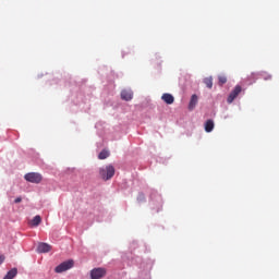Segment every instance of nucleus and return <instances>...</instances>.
Returning a JSON list of instances; mask_svg holds the SVG:
<instances>
[{"instance_id":"obj_17","label":"nucleus","mask_w":279,"mask_h":279,"mask_svg":"<svg viewBox=\"0 0 279 279\" xmlns=\"http://www.w3.org/2000/svg\"><path fill=\"white\" fill-rule=\"evenodd\" d=\"M218 82H219L220 86H223V84H226V82H228V78L226 76H219Z\"/></svg>"},{"instance_id":"obj_4","label":"nucleus","mask_w":279,"mask_h":279,"mask_svg":"<svg viewBox=\"0 0 279 279\" xmlns=\"http://www.w3.org/2000/svg\"><path fill=\"white\" fill-rule=\"evenodd\" d=\"M106 274H107L106 268H94L90 270V279L105 278Z\"/></svg>"},{"instance_id":"obj_3","label":"nucleus","mask_w":279,"mask_h":279,"mask_svg":"<svg viewBox=\"0 0 279 279\" xmlns=\"http://www.w3.org/2000/svg\"><path fill=\"white\" fill-rule=\"evenodd\" d=\"M26 182H32V184H40L43 182V174L38 172H28L24 175Z\"/></svg>"},{"instance_id":"obj_15","label":"nucleus","mask_w":279,"mask_h":279,"mask_svg":"<svg viewBox=\"0 0 279 279\" xmlns=\"http://www.w3.org/2000/svg\"><path fill=\"white\" fill-rule=\"evenodd\" d=\"M110 156V153L108 150H102L99 153L98 158L99 160H106Z\"/></svg>"},{"instance_id":"obj_5","label":"nucleus","mask_w":279,"mask_h":279,"mask_svg":"<svg viewBox=\"0 0 279 279\" xmlns=\"http://www.w3.org/2000/svg\"><path fill=\"white\" fill-rule=\"evenodd\" d=\"M242 90L243 88L240 85H236L227 99L228 104H232V101H234V99L241 95Z\"/></svg>"},{"instance_id":"obj_19","label":"nucleus","mask_w":279,"mask_h":279,"mask_svg":"<svg viewBox=\"0 0 279 279\" xmlns=\"http://www.w3.org/2000/svg\"><path fill=\"white\" fill-rule=\"evenodd\" d=\"M15 204H21L22 202H23V198H21V197H17V198H15Z\"/></svg>"},{"instance_id":"obj_8","label":"nucleus","mask_w":279,"mask_h":279,"mask_svg":"<svg viewBox=\"0 0 279 279\" xmlns=\"http://www.w3.org/2000/svg\"><path fill=\"white\" fill-rule=\"evenodd\" d=\"M161 99H162V101H165V104H168L169 106H171V104H173V101H175V98L171 94H163L161 96Z\"/></svg>"},{"instance_id":"obj_6","label":"nucleus","mask_w":279,"mask_h":279,"mask_svg":"<svg viewBox=\"0 0 279 279\" xmlns=\"http://www.w3.org/2000/svg\"><path fill=\"white\" fill-rule=\"evenodd\" d=\"M134 93L132 92V89H123L121 92V99H123L124 101H132Z\"/></svg>"},{"instance_id":"obj_14","label":"nucleus","mask_w":279,"mask_h":279,"mask_svg":"<svg viewBox=\"0 0 279 279\" xmlns=\"http://www.w3.org/2000/svg\"><path fill=\"white\" fill-rule=\"evenodd\" d=\"M259 77H262V80H265V82H269V80H271V74L267 72H259Z\"/></svg>"},{"instance_id":"obj_10","label":"nucleus","mask_w":279,"mask_h":279,"mask_svg":"<svg viewBox=\"0 0 279 279\" xmlns=\"http://www.w3.org/2000/svg\"><path fill=\"white\" fill-rule=\"evenodd\" d=\"M197 101H198L197 95H195V94L192 95L190 104H189V110H195V106H197Z\"/></svg>"},{"instance_id":"obj_16","label":"nucleus","mask_w":279,"mask_h":279,"mask_svg":"<svg viewBox=\"0 0 279 279\" xmlns=\"http://www.w3.org/2000/svg\"><path fill=\"white\" fill-rule=\"evenodd\" d=\"M204 84L207 86V88H213V78H211V76L204 78Z\"/></svg>"},{"instance_id":"obj_18","label":"nucleus","mask_w":279,"mask_h":279,"mask_svg":"<svg viewBox=\"0 0 279 279\" xmlns=\"http://www.w3.org/2000/svg\"><path fill=\"white\" fill-rule=\"evenodd\" d=\"M4 260H5V255H0V265H3Z\"/></svg>"},{"instance_id":"obj_11","label":"nucleus","mask_w":279,"mask_h":279,"mask_svg":"<svg viewBox=\"0 0 279 279\" xmlns=\"http://www.w3.org/2000/svg\"><path fill=\"white\" fill-rule=\"evenodd\" d=\"M213 130H215V121L207 120L205 122V132L210 133V132H213Z\"/></svg>"},{"instance_id":"obj_13","label":"nucleus","mask_w":279,"mask_h":279,"mask_svg":"<svg viewBox=\"0 0 279 279\" xmlns=\"http://www.w3.org/2000/svg\"><path fill=\"white\" fill-rule=\"evenodd\" d=\"M41 221H43V218L37 215V216H35V217L32 219L31 225L36 228V227L40 226Z\"/></svg>"},{"instance_id":"obj_7","label":"nucleus","mask_w":279,"mask_h":279,"mask_svg":"<svg viewBox=\"0 0 279 279\" xmlns=\"http://www.w3.org/2000/svg\"><path fill=\"white\" fill-rule=\"evenodd\" d=\"M37 252L39 254H47V252H51V245L48 243H39L37 246Z\"/></svg>"},{"instance_id":"obj_1","label":"nucleus","mask_w":279,"mask_h":279,"mask_svg":"<svg viewBox=\"0 0 279 279\" xmlns=\"http://www.w3.org/2000/svg\"><path fill=\"white\" fill-rule=\"evenodd\" d=\"M114 166L112 165H108L105 168H100L99 169V175L102 180L108 181V180H112V178H114Z\"/></svg>"},{"instance_id":"obj_9","label":"nucleus","mask_w":279,"mask_h":279,"mask_svg":"<svg viewBox=\"0 0 279 279\" xmlns=\"http://www.w3.org/2000/svg\"><path fill=\"white\" fill-rule=\"evenodd\" d=\"M17 275H19V269L12 268L11 270H9L7 272V275L4 276L3 279H14V278H16Z\"/></svg>"},{"instance_id":"obj_12","label":"nucleus","mask_w":279,"mask_h":279,"mask_svg":"<svg viewBox=\"0 0 279 279\" xmlns=\"http://www.w3.org/2000/svg\"><path fill=\"white\" fill-rule=\"evenodd\" d=\"M258 77H260V73L253 72L247 76V81L250 84H254Z\"/></svg>"},{"instance_id":"obj_2","label":"nucleus","mask_w":279,"mask_h":279,"mask_svg":"<svg viewBox=\"0 0 279 279\" xmlns=\"http://www.w3.org/2000/svg\"><path fill=\"white\" fill-rule=\"evenodd\" d=\"M74 265H75V262H73V259H69V260H65V262L59 264L54 268V271H56V274H64V271H69V269H73Z\"/></svg>"}]
</instances>
